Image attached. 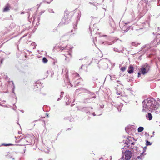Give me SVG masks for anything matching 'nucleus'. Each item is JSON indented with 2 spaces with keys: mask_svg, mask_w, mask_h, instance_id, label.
<instances>
[{
  "mask_svg": "<svg viewBox=\"0 0 160 160\" xmlns=\"http://www.w3.org/2000/svg\"><path fill=\"white\" fill-rule=\"evenodd\" d=\"M143 107L145 108V110L148 109L151 112L158 108V105L155 104V101L150 99H147L144 101Z\"/></svg>",
  "mask_w": 160,
  "mask_h": 160,
  "instance_id": "obj_1",
  "label": "nucleus"
},
{
  "mask_svg": "<svg viewBox=\"0 0 160 160\" xmlns=\"http://www.w3.org/2000/svg\"><path fill=\"white\" fill-rule=\"evenodd\" d=\"M122 154L123 156L120 160H129L130 159L132 156V152L131 151L127 150Z\"/></svg>",
  "mask_w": 160,
  "mask_h": 160,
  "instance_id": "obj_2",
  "label": "nucleus"
},
{
  "mask_svg": "<svg viewBox=\"0 0 160 160\" xmlns=\"http://www.w3.org/2000/svg\"><path fill=\"white\" fill-rule=\"evenodd\" d=\"M150 68V66L147 63H145L140 69L141 73L143 74H145L149 71Z\"/></svg>",
  "mask_w": 160,
  "mask_h": 160,
  "instance_id": "obj_3",
  "label": "nucleus"
},
{
  "mask_svg": "<svg viewBox=\"0 0 160 160\" xmlns=\"http://www.w3.org/2000/svg\"><path fill=\"white\" fill-rule=\"evenodd\" d=\"M25 138L26 141L27 142V144L28 145L30 144H32V140L34 138V136H31L28 135L26 136L25 137Z\"/></svg>",
  "mask_w": 160,
  "mask_h": 160,
  "instance_id": "obj_4",
  "label": "nucleus"
},
{
  "mask_svg": "<svg viewBox=\"0 0 160 160\" xmlns=\"http://www.w3.org/2000/svg\"><path fill=\"white\" fill-rule=\"evenodd\" d=\"M19 144L21 146L28 145L27 142L26 141L25 137L19 140Z\"/></svg>",
  "mask_w": 160,
  "mask_h": 160,
  "instance_id": "obj_5",
  "label": "nucleus"
},
{
  "mask_svg": "<svg viewBox=\"0 0 160 160\" xmlns=\"http://www.w3.org/2000/svg\"><path fill=\"white\" fill-rule=\"evenodd\" d=\"M133 67L132 66H130L128 68V72L130 74L132 73L133 71Z\"/></svg>",
  "mask_w": 160,
  "mask_h": 160,
  "instance_id": "obj_6",
  "label": "nucleus"
},
{
  "mask_svg": "<svg viewBox=\"0 0 160 160\" xmlns=\"http://www.w3.org/2000/svg\"><path fill=\"white\" fill-rule=\"evenodd\" d=\"M9 5L8 4H7L4 8L3 11L5 12L8 11L9 10Z\"/></svg>",
  "mask_w": 160,
  "mask_h": 160,
  "instance_id": "obj_7",
  "label": "nucleus"
},
{
  "mask_svg": "<svg viewBox=\"0 0 160 160\" xmlns=\"http://www.w3.org/2000/svg\"><path fill=\"white\" fill-rule=\"evenodd\" d=\"M146 117L148 118V120H150L152 119V116L151 113H148V115L146 116Z\"/></svg>",
  "mask_w": 160,
  "mask_h": 160,
  "instance_id": "obj_8",
  "label": "nucleus"
},
{
  "mask_svg": "<svg viewBox=\"0 0 160 160\" xmlns=\"http://www.w3.org/2000/svg\"><path fill=\"white\" fill-rule=\"evenodd\" d=\"M144 130V128L143 127H140L138 128V131L139 132H141L143 131Z\"/></svg>",
  "mask_w": 160,
  "mask_h": 160,
  "instance_id": "obj_9",
  "label": "nucleus"
},
{
  "mask_svg": "<svg viewBox=\"0 0 160 160\" xmlns=\"http://www.w3.org/2000/svg\"><path fill=\"white\" fill-rule=\"evenodd\" d=\"M74 75L76 77L78 80H80V77L78 74L76 73L74 74Z\"/></svg>",
  "mask_w": 160,
  "mask_h": 160,
  "instance_id": "obj_10",
  "label": "nucleus"
},
{
  "mask_svg": "<svg viewBox=\"0 0 160 160\" xmlns=\"http://www.w3.org/2000/svg\"><path fill=\"white\" fill-rule=\"evenodd\" d=\"M42 61L44 63H47L48 62V60L45 57H44L42 59Z\"/></svg>",
  "mask_w": 160,
  "mask_h": 160,
  "instance_id": "obj_11",
  "label": "nucleus"
},
{
  "mask_svg": "<svg viewBox=\"0 0 160 160\" xmlns=\"http://www.w3.org/2000/svg\"><path fill=\"white\" fill-rule=\"evenodd\" d=\"M126 67H123L121 68V70L122 72H124L126 70Z\"/></svg>",
  "mask_w": 160,
  "mask_h": 160,
  "instance_id": "obj_12",
  "label": "nucleus"
},
{
  "mask_svg": "<svg viewBox=\"0 0 160 160\" xmlns=\"http://www.w3.org/2000/svg\"><path fill=\"white\" fill-rule=\"evenodd\" d=\"M12 144H2V146H10V145H12Z\"/></svg>",
  "mask_w": 160,
  "mask_h": 160,
  "instance_id": "obj_13",
  "label": "nucleus"
},
{
  "mask_svg": "<svg viewBox=\"0 0 160 160\" xmlns=\"http://www.w3.org/2000/svg\"><path fill=\"white\" fill-rule=\"evenodd\" d=\"M151 143H150V142L148 141L147 140L146 142V145L148 146L149 145H151Z\"/></svg>",
  "mask_w": 160,
  "mask_h": 160,
  "instance_id": "obj_14",
  "label": "nucleus"
},
{
  "mask_svg": "<svg viewBox=\"0 0 160 160\" xmlns=\"http://www.w3.org/2000/svg\"><path fill=\"white\" fill-rule=\"evenodd\" d=\"M156 40L157 42H158V44L159 42H160V39L159 40L158 38V37H157Z\"/></svg>",
  "mask_w": 160,
  "mask_h": 160,
  "instance_id": "obj_15",
  "label": "nucleus"
},
{
  "mask_svg": "<svg viewBox=\"0 0 160 160\" xmlns=\"http://www.w3.org/2000/svg\"><path fill=\"white\" fill-rule=\"evenodd\" d=\"M46 0V2H47L48 3H50L51 2V1H52V0H50L49 1H48L47 0Z\"/></svg>",
  "mask_w": 160,
  "mask_h": 160,
  "instance_id": "obj_16",
  "label": "nucleus"
},
{
  "mask_svg": "<svg viewBox=\"0 0 160 160\" xmlns=\"http://www.w3.org/2000/svg\"><path fill=\"white\" fill-rule=\"evenodd\" d=\"M65 48H63V47H61L60 48V50H61V51H62L63 50L65 49Z\"/></svg>",
  "mask_w": 160,
  "mask_h": 160,
  "instance_id": "obj_17",
  "label": "nucleus"
},
{
  "mask_svg": "<svg viewBox=\"0 0 160 160\" xmlns=\"http://www.w3.org/2000/svg\"><path fill=\"white\" fill-rule=\"evenodd\" d=\"M120 108V107H119V108ZM119 108H118V109L119 111H121V108H120V110H119Z\"/></svg>",
  "mask_w": 160,
  "mask_h": 160,
  "instance_id": "obj_18",
  "label": "nucleus"
},
{
  "mask_svg": "<svg viewBox=\"0 0 160 160\" xmlns=\"http://www.w3.org/2000/svg\"><path fill=\"white\" fill-rule=\"evenodd\" d=\"M138 77H139V76L140 75V74H141V73H140V72H138Z\"/></svg>",
  "mask_w": 160,
  "mask_h": 160,
  "instance_id": "obj_19",
  "label": "nucleus"
},
{
  "mask_svg": "<svg viewBox=\"0 0 160 160\" xmlns=\"http://www.w3.org/2000/svg\"><path fill=\"white\" fill-rule=\"evenodd\" d=\"M137 158L138 159H139L140 158V156H138V157H137Z\"/></svg>",
  "mask_w": 160,
  "mask_h": 160,
  "instance_id": "obj_20",
  "label": "nucleus"
},
{
  "mask_svg": "<svg viewBox=\"0 0 160 160\" xmlns=\"http://www.w3.org/2000/svg\"><path fill=\"white\" fill-rule=\"evenodd\" d=\"M61 93V95L63 94L64 93V92H62Z\"/></svg>",
  "mask_w": 160,
  "mask_h": 160,
  "instance_id": "obj_21",
  "label": "nucleus"
},
{
  "mask_svg": "<svg viewBox=\"0 0 160 160\" xmlns=\"http://www.w3.org/2000/svg\"><path fill=\"white\" fill-rule=\"evenodd\" d=\"M83 67V65H82L81 67H80V68H81V69H82V67Z\"/></svg>",
  "mask_w": 160,
  "mask_h": 160,
  "instance_id": "obj_22",
  "label": "nucleus"
},
{
  "mask_svg": "<svg viewBox=\"0 0 160 160\" xmlns=\"http://www.w3.org/2000/svg\"><path fill=\"white\" fill-rule=\"evenodd\" d=\"M116 93H117V94L118 95H120V94L119 92H117Z\"/></svg>",
  "mask_w": 160,
  "mask_h": 160,
  "instance_id": "obj_23",
  "label": "nucleus"
},
{
  "mask_svg": "<svg viewBox=\"0 0 160 160\" xmlns=\"http://www.w3.org/2000/svg\"><path fill=\"white\" fill-rule=\"evenodd\" d=\"M102 158H100V159H99V160H102Z\"/></svg>",
  "mask_w": 160,
  "mask_h": 160,
  "instance_id": "obj_24",
  "label": "nucleus"
},
{
  "mask_svg": "<svg viewBox=\"0 0 160 160\" xmlns=\"http://www.w3.org/2000/svg\"><path fill=\"white\" fill-rule=\"evenodd\" d=\"M38 160H42L41 159H39Z\"/></svg>",
  "mask_w": 160,
  "mask_h": 160,
  "instance_id": "obj_25",
  "label": "nucleus"
},
{
  "mask_svg": "<svg viewBox=\"0 0 160 160\" xmlns=\"http://www.w3.org/2000/svg\"><path fill=\"white\" fill-rule=\"evenodd\" d=\"M146 147H144V149H146Z\"/></svg>",
  "mask_w": 160,
  "mask_h": 160,
  "instance_id": "obj_26",
  "label": "nucleus"
},
{
  "mask_svg": "<svg viewBox=\"0 0 160 160\" xmlns=\"http://www.w3.org/2000/svg\"><path fill=\"white\" fill-rule=\"evenodd\" d=\"M134 142H132V143H131L132 144H134Z\"/></svg>",
  "mask_w": 160,
  "mask_h": 160,
  "instance_id": "obj_27",
  "label": "nucleus"
},
{
  "mask_svg": "<svg viewBox=\"0 0 160 160\" xmlns=\"http://www.w3.org/2000/svg\"><path fill=\"white\" fill-rule=\"evenodd\" d=\"M68 53H69V54L70 55H71V54H70V52H68Z\"/></svg>",
  "mask_w": 160,
  "mask_h": 160,
  "instance_id": "obj_28",
  "label": "nucleus"
},
{
  "mask_svg": "<svg viewBox=\"0 0 160 160\" xmlns=\"http://www.w3.org/2000/svg\"><path fill=\"white\" fill-rule=\"evenodd\" d=\"M59 98H58V100H59Z\"/></svg>",
  "mask_w": 160,
  "mask_h": 160,
  "instance_id": "obj_29",
  "label": "nucleus"
}]
</instances>
